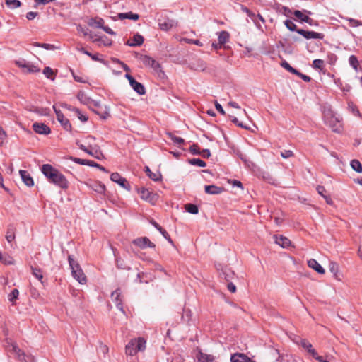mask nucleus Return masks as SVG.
Listing matches in <instances>:
<instances>
[{"mask_svg":"<svg viewBox=\"0 0 362 362\" xmlns=\"http://www.w3.org/2000/svg\"><path fill=\"white\" fill-rule=\"evenodd\" d=\"M41 171L49 182L62 189H66L68 187L69 182L65 176L51 165H42L41 167Z\"/></svg>","mask_w":362,"mask_h":362,"instance_id":"nucleus-1","label":"nucleus"},{"mask_svg":"<svg viewBox=\"0 0 362 362\" xmlns=\"http://www.w3.org/2000/svg\"><path fill=\"white\" fill-rule=\"evenodd\" d=\"M68 261L71 270L72 276L79 284H85L87 281V279L78 262L73 258L72 255L68 256Z\"/></svg>","mask_w":362,"mask_h":362,"instance_id":"nucleus-2","label":"nucleus"},{"mask_svg":"<svg viewBox=\"0 0 362 362\" xmlns=\"http://www.w3.org/2000/svg\"><path fill=\"white\" fill-rule=\"evenodd\" d=\"M325 122L329 125L333 132L339 133L342 130L340 119L331 110H328L324 112Z\"/></svg>","mask_w":362,"mask_h":362,"instance_id":"nucleus-3","label":"nucleus"},{"mask_svg":"<svg viewBox=\"0 0 362 362\" xmlns=\"http://www.w3.org/2000/svg\"><path fill=\"white\" fill-rule=\"evenodd\" d=\"M76 144L81 150L85 151L96 159L100 160L103 157L99 147L95 144L92 145L90 142H88V148H87L86 145L80 143L78 141H76Z\"/></svg>","mask_w":362,"mask_h":362,"instance_id":"nucleus-4","label":"nucleus"},{"mask_svg":"<svg viewBox=\"0 0 362 362\" xmlns=\"http://www.w3.org/2000/svg\"><path fill=\"white\" fill-rule=\"evenodd\" d=\"M90 108L103 119H106L110 116L109 108L106 106L102 107L99 102L92 100Z\"/></svg>","mask_w":362,"mask_h":362,"instance_id":"nucleus-5","label":"nucleus"},{"mask_svg":"<svg viewBox=\"0 0 362 362\" xmlns=\"http://www.w3.org/2000/svg\"><path fill=\"white\" fill-rule=\"evenodd\" d=\"M139 60L146 67H150L156 73L161 72L160 64L148 55H139Z\"/></svg>","mask_w":362,"mask_h":362,"instance_id":"nucleus-6","label":"nucleus"},{"mask_svg":"<svg viewBox=\"0 0 362 362\" xmlns=\"http://www.w3.org/2000/svg\"><path fill=\"white\" fill-rule=\"evenodd\" d=\"M6 349L8 351L13 354L19 360L25 359V353L16 344L6 341Z\"/></svg>","mask_w":362,"mask_h":362,"instance_id":"nucleus-7","label":"nucleus"},{"mask_svg":"<svg viewBox=\"0 0 362 362\" xmlns=\"http://www.w3.org/2000/svg\"><path fill=\"white\" fill-rule=\"evenodd\" d=\"M125 77L128 79L132 88L139 95H142L146 93L144 86L139 82L136 81L133 76L130 74H127Z\"/></svg>","mask_w":362,"mask_h":362,"instance_id":"nucleus-8","label":"nucleus"},{"mask_svg":"<svg viewBox=\"0 0 362 362\" xmlns=\"http://www.w3.org/2000/svg\"><path fill=\"white\" fill-rule=\"evenodd\" d=\"M132 244L141 249H145L147 247L154 248L156 247L155 244L147 237L137 238L132 241Z\"/></svg>","mask_w":362,"mask_h":362,"instance_id":"nucleus-9","label":"nucleus"},{"mask_svg":"<svg viewBox=\"0 0 362 362\" xmlns=\"http://www.w3.org/2000/svg\"><path fill=\"white\" fill-rule=\"evenodd\" d=\"M16 64L23 69L27 73H37L40 71V69L34 64L27 62L25 60H18L16 62Z\"/></svg>","mask_w":362,"mask_h":362,"instance_id":"nucleus-10","label":"nucleus"},{"mask_svg":"<svg viewBox=\"0 0 362 362\" xmlns=\"http://www.w3.org/2000/svg\"><path fill=\"white\" fill-rule=\"evenodd\" d=\"M110 179L112 182L117 183L124 189H126L129 191L130 190L131 186L128 181L124 177H122L118 173H112L110 175Z\"/></svg>","mask_w":362,"mask_h":362,"instance_id":"nucleus-11","label":"nucleus"},{"mask_svg":"<svg viewBox=\"0 0 362 362\" xmlns=\"http://www.w3.org/2000/svg\"><path fill=\"white\" fill-rule=\"evenodd\" d=\"M297 33L305 39H319L322 40L324 38V34L321 33H317L315 31L305 30L303 29L297 30Z\"/></svg>","mask_w":362,"mask_h":362,"instance_id":"nucleus-12","label":"nucleus"},{"mask_svg":"<svg viewBox=\"0 0 362 362\" xmlns=\"http://www.w3.org/2000/svg\"><path fill=\"white\" fill-rule=\"evenodd\" d=\"M53 108L56 113L57 120L63 126L64 129H66L67 131H70L71 129V125L69 119L64 117V115L60 110H57L54 106L53 107Z\"/></svg>","mask_w":362,"mask_h":362,"instance_id":"nucleus-13","label":"nucleus"},{"mask_svg":"<svg viewBox=\"0 0 362 362\" xmlns=\"http://www.w3.org/2000/svg\"><path fill=\"white\" fill-rule=\"evenodd\" d=\"M158 25L162 30L168 31L173 27H176L177 22L175 20L168 18L164 21L159 20Z\"/></svg>","mask_w":362,"mask_h":362,"instance_id":"nucleus-14","label":"nucleus"},{"mask_svg":"<svg viewBox=\"0 0 362 362\" xmlns=\"http://www.w3.org/2000/svg\"><path fill=\"white\" fill-rule=\"evenodd\" d=\"M33 129L36 133L39 134L47 135L49 134L51 132L50 128L43 123H34L33 124Z\"/></svg>","mask_w":362,"mask_h":362,"instance_id":"nucleus-15","label":"nucleus"},{"mask_svg":"<svg viewBox=\"0 0 362 362\" xmlns=\"http://www.w3.org/2000/svg\"><path fill=\"white\" fill-rule=\"evenodd\" d=\"M144 39L139 34H135L132 38L127 41L126 45L130 47L140 46L143 44Z\"/></svg>","mask_w":362,"mask_h":362,"instance_id":"nucleus-16","label":"nucleus"},{"mask_svg":"<svg viewBox=\"0 0 362 362\" xmlns=\"http://www.w3.org/2000/svg\"><path fill=\"white\" fill-rule=\"evenodd\" d=\"M19 174L21 177L23 182L28 187H32L34 185V181L28 172H27L26 170H20Z\"/></svg>","mask_w":362,"mask_h":362,"instance_id":"nucleus-17","label":"nucleus"},{"mask_svg":"<svg viewBox=\"0 0 362 362\" xmlns=\"http://www.w3.org/2000/svg\"><path fill=\"white\" fill-rule=\"evenodd\" d=\"M111 298L113 301L115 302L117 308L124 313L122 304V298L121 293L119 289L113 291L111 294Z\"/></svg>","mask_w":362,"mask_h":362,"instance_id":"nucleus-18","label":"nucleus"},{"mask_svg":"<svg viewBox=\"0 0 362 362\" xmlns=\"http://www.w3.org/2000/svg\"><path fill=\"white\" fill-rule=\"evenodd\" d=\"M309 267L313 269L315 272L320 274H324L325 271L323 267L314 259H310L308 261Z\"/></svg>","mask_w":362,"mask_h":362,"instance_id":"nucleus-19","label":"nucleus"},{"mask_svg":"<svg viewBox=\"0 0 362 362\" xmlns=\"http://www.w3.org/2000/svg\"><path fill=\"white\" fill-rule=\"evenodd\" d=\"M205 192L209 194H221L223 191V188L221 187H218L216 185H206Z\"/></svg>","mask_w":362,"mask_h":362,"instance_id":"nucleus-20","label":"nucleus"},{"mask_svg":"<svg viewBox=\"0 0 362 362\" xmlns=\"http://www.w3.org/2000/svg\"><path fill=\"white\" fill-rule=\"evenodd\" d=\"M198 362H215L214 357L212 355L199 351L197 354Z\"/></svg>","mask_w":362,"mask_h":362,"instance_id":"nucleus-21","label":"nucleus"},{"mask_svg":"<svg viewBox=\"0 0 362 362\" xmlns=\"http://www.w3.org/2000/svg\"><path fill=\"white\" fill-rule=\"evenodd\" d=\"M135 340H131L125 346V353L129 356H134L137 351L136 349Z\"/></svg>","mask_w":362,"mask_h":362,"instance_id":"nucleus-22","label":"nucleus"},{"mask_svg":"<svg viewBox=\"0 0 362 362\" xmlns=\"http://www.w3.org/2000/svg\"><path fill=\"white\" fill-rule=\"evenodd\" d=\"M139 193L142 199L148 202H151L153 200V197L154 195L148 189L141 188V189L139 190Z\"/></svg>","mask_w":362,"mask_h":362,"instance_id":"nucleus-23","label":"nucleus"},{"mask_svg":"<svg viewBox=\"0 0 362 362\" xmlns=\"http://www.w3.org/2000/svg\"><path fill=\"white\" fill-rule=\"evenodd\" d=\"M242 9L243 11H245L247 13L248 17L254 22V23L256 25L257 28L259 30L263 31V28H262L261 24L257 21L256 15L254 13H252L251 11H250L248 8H247L246 7H243Z\"/></svg>","mask_w":362,"mask_h":362,"instance_id":"nucleus-24","label":"nucleus"},{"mask_svg":"<svg viewBox=\"0 0 362 362\" xmlns=\"http://www.w3.org/2000/svg\"><path fill=\"white\" fill-rule=\"evenodd\" d=\"M275 243L284 248L288 247L291 245L290 240L282 235L275 236Z\"/></svg>","mask_w":362,"mask_h":362,"instance_id":"nucleus-25","label":"nucleus"},{"mask_svg":"<svg viewBox=\"0 0 362 362\" xmlns=\"http://www.w3.org/2000/svg\"><path fill=\"white\" fill-rule=\"evenodd\" d=\"M16 228L13 225H9L6 234V239L8 243H11L13 240L16 238Z\"/></svg>","mask_w":362,"mask_h":362,"instance_id":"nucleus-26","label":"nucleus"},{"mask_svg":"<svg viewBox=\"0 0 362 362\" xmlns=\"http://www.w3.org/2000/svg\"><path fill=\"white\" fill-rule=\"evenodd\" d=\"M294 16L302 22H305L310 25L313 24V20L306 15H304L300 11L296 10L293 13Z\"/></svg>","mask_w":362,"mask_h":362,"instance_id":"nucleus-27","label":"nucleus"},{"mask_svg":"<svg viewBox=\"0 0 362 362\" xmlns=\"http://www.w3.org/2000/svg\"><path fill=\"white\" fill-rule=\"evenodd\" d=\"M95 192L99 194H103L105 191V186L101 182H95L91 185H88Z\"/></svg>","mask_w":362,"mask_h":362,"instance_id":"nucleus-28","label":"nucleus"},{"mask_svg":"<svg viewBox=\"0 0 362 362\" xmlns=\"http://www.w3.org/2000/svg\"><path fill=\"white\" fill-rule=\"evenodd\" d=\"M118 18L120 20L131 19V20L136 21L139 19V16L136 13H133L132 12L120 13L118 14Z\"/></svg>","mask_w":362,"mask_h":362,"instance_id":"nucleus-29","label":"nucleus"},{"mask_svg":"<svg viewBox=\"0 0 362 362\" xmlns=\"http://www.w3.org/2000/svg\"><path fill=\"white\" fill-rule=\"evenodd\" d=\"M88 25L97 28H103L104 25V21L100 18H91L88 22Z\"/></svg>","mask_w":362,"mask_h":362,"instance_id":"nucleus-30","label":"nucleus"},{"mask_svg":"<svg viewBox=\"0 0 362 362\" xmlns=\"http://www.w3.org/2000/svg\"><path fill=\"white\" fill-rule=\"evenodd\" d=\"M136 341V351H143L146 349V340L142 337H139L137 339H134Z\"/></svg>","mask_w":362,"mask_h":362,"instance_id":"nucleus-31","label":"nucleus"},{"mask_svg":"<svg viewBox=\"0 0 362 362\" xmlns=\"http://www.w3.org/2000/svg\"><path fill=\"white\" fill-rule=\"evenodd\" d=\"M77 98L80 100L81 103H83V104H86V105H89L91 103V100L90 98H88L86 93L83 92V91H79L78 95H77Z\"/></svg>","mask_w":362,"mask_h":362,"instance_id":"nucleus-32","label":"nucleus"},{"mask_svg":"<svg viewBox=\"0 0 362 362\" xmlns=\"http://www.w3.org/2000/svg\"><path fill=\"white\" fill-rule=\"evenodd\" d=\"M230 35L227 31H221L218 33V42L221 45H224L229 40Z\"/></svg>","mask_w":362,"mask_h":362,"instance_id":"nucleus-33","label":"nucleus"},{"mask_svg":"<svg viewBox=\"0 0 362 362\" xmlns=\"http://www.w3.org/2000/svg\"><path fill=\"white\" fill-rule=\"evenodd\" d=\"M65 107H67L69 110H73L76 113V115L78 117V118L81 122H86L88 120V117L84 115H83L81 113V112L78 109H77V108H72L71 109V107L67 105H65Z\"/></svg>","mask_w":362,"mask_h":362,"instance_id":"nucleus-34","label":"nucleus"},{"mask_svg":"<svg viewBox=\"0 0 362 362\" xmlns=\"http://www.w3.org/2000/svg\"><path fill=\"white\" fill-rule=\"evenodd\" d=\"M19 296V291L18 289L15 288L11 291V292L8 296V300L12 303V305L16 304V300L18 299Z\"/></svg>","mask_w":362,"mask_h":362,"instance_id":"nucleus-35","label":"nucleus"},{"mask_svg":"<svg viewBox=\"0 0 362 362\" xmlns=\"http://www.w3.org/2000/svg\"><path fill=\"white\" fill-rule=\"evenodd\" d=\"M114 255L115 257L116 266L117 268L122 269H127V270L130 269V267L127 266L124 264V262L123 259H122L120 257H118L115 252H114Z\"/></svg>","mask_w":362,"mask_h":362,"instance_id":"nucleus-36","label":"nucleus"},{"mask_svg":"<svg viewBox=\"0 0 362 362\" xmlns=\"http://www.w3.org/2000/svg\"><path fill=\"white\" fill-rule=\"evenodd\" d=\"M351 168L357 173H362V165L358 160H352L351 161Z\"/></svg>","mask_w":362,"mask_h":362,"instance_id":"nucleus-37","label":"nucleus"},{"mask_svg":"<svg viewBox=\"0 0 362 362\" xmlns=\"http://www.w3.org/2000/svg\"><path fill=\"white\" fill-rule=\"evenodd\" d=\"M185 210L192 214H197L199 212L198 206L194 204H187L185 206Z\"/></svg>","mask_w":362,"mask_h":362,"instance_id":"nucleus-38","label":"nucleus"},{"mask_svg":"<svg viewBox=\"0 0 362 362\" xmlns=\"http://www.w3.org/2000/svg\"><path fill=\"white\" fill-rule=\"evenodd\" d=\"M146 172L148 176L154 181H158L161 177V175L160 173H155L151 172L148 167H146Z\"/></svg>","mask_w":362,"mask_h":362,"instance_id":"nucleus-39","label":"nucleus"},{"mask_svg":"<svg viewBox=\"0 0 362 362\" xmlns=\"http://www.w3.org/2000/svg\"><path fill=\"white\" fill-rule=\"evenodd\" d=\"M350 65L356 70H358L359 62L357 57L355 55H351L349 59Z\"/></svg>","mask_w":362,"mask_h":362,"instance_id":"nucleus-40","label":"nucleus"},{"mask_svg":"<svg viewBox=\"0 0 362 362\" xmlns=\"http://www.w3.org/2000/svg\"><path fill=\"white\" fill-rule=\"evenodd\" d=\"M329 269L337 278V273L339 272V265L336 262H330L329 264Z\"/></svg>","mask_w":362,"mask_h":362,"instance_id":"nucleus-41","label":"nucleus"},{"mask_svg":"<svg viewBox=\"0 0 362 362\" xmlns=\"http://www.w3.org/2000/svg\"><path fill=\"white\" fill-rule=\"evenodd\" d=\"M231 362H245V358L243 354H235L230 358Z\"/></svg>","mask_w":362,"mask_h":362,"instance_id":"nucleus-42","label":"nucleus"},{"mask_svg":"<svg viewBox=\"0 0 362 362\" xmlns=\"http://www.w3.org/2000/svg\"><path fill=\"white\" fill-rule=\"evenodd\" d=\"M43 74L45 75V76L47 78H49L51 80H54V71L49 66H47L43 70Z\"/></svg>","mask_w":362,"mask_h":362,"instance_id":"nucleus-43","label":"nucleus"},{"mask_svg":"<svg viewBox=\"0 0 362 362\" xmlns=\"http://www.w3.org/2000/svg\"><path fill=\"white\" fill-rule=\"evenodd\" d=\"M0 261L5 264H13L14 259L13 258L8 255H4L2 259Z\"/></svg>","mask_w":362,"mask_h":362,"instance_id":"nucleus-44","label":"nucleus"},{"mask_svg":"<svg viewBox=\"0 0 362 362\" xmlns=\"http://www.w3.org/2000/svg\"><path fill=\"white\" fill-rule=\"evenodd\" d=\"M6 4L11 8H16L21 6L18 0H6Z\"/></svg>","mask_w":362,"mask_h":362,"instance_id":"nucleus-45","label":"nucleus"},{"mask_svg":"<svg viewBox=\"0 0 362 362\" xmlns=\"http://www.w3.org/2000/svg\"><path fill=\"white\" fill-rule=\"evenodd\" d=\"M189 163L199 167H205L206 165V163L199 158L191 159L189 160Z\"/></svg>","mask_w":362,"mask_h":362,"instance_id":"nucleus-46","label":"nucleus"},{"mask_svg":"<svg viewBox=\"0 0 362 362\" xmlns=\"http://www.w3.org/2000/svg\"><path fill=\"white\" fill-rule=\"evenodd\" d=\"M78 50L89 56L94 61H100V59L98 57L96 54H92L91 53L86 50L83 47L78 48Z\"/></svg>","mask_w":362,"mask_h":362,"instance_id":"nucleus-47","label":"nucleus"},{"mask_svg":"<svg viewBox=\"0 0 362 362\" xmlns=\"http://www.w3.org/2000/svg\"><path fill=\"white\" fill-rule=\"evenodd\" d=\"M284 25L285 26L291 31H296L297 32V30L296 29V24L292 22L290 20H286L284 21Z\"/></svg>","mask_w":362,"mask_h":362,"instance_id":"nucleus-48","label":"nucleus"},{"mask_svg":"<svg viewBox=\"0 0 362 362\" xmlns=\"http://www.w3.org/2000/svg\"><path fill=\"white\" fill-rule=\"evenodd\" d=\"M168 137L175 144H184V139L181 137H177V136H174L173 134L171 133H168Z\"/></svg>","mask_w":362,"mask_h":362,"instance_id":"nucleus-49","label":"nucleus"},{"mask_svg":"<svg viewBox=\"0 0 362 362\" xmlns=\"http://www.w3.org/2000/svg\"><path fill=\"white\" fill-rule=\"evenodd\" d=\"M32 274L40 281L43 279L42 273L40 269L32 267Z\"/></svg>","mask_w":362,"mask_h":362,"instance_id":"nucleus-50","label":"nucleus"},{"mask_svg":"<svg viewBox=\"0 0 362 362\" xmlns=\"http://www.w3.org/2000/svg\"><path fill=\"white\" fill-rule=\"evenodd\" d=\"M313 66L315 69L322 70L324 67V61L322 59H315L313 62Z\"/></svg>","mask_w":362,"mask_h":362,"instance_id":"nucleus-51","label":"nucleus"},{"mask_svg":"<svg viewBox=\"0 0 362 362\" xmlns=\"http://www.w3.org/2000/svg\"><path fill=\"white\" fill-rule=\"evenodd\" d=\"M281 66L285 69H286L287 71H288L289 72L295 74H297V70L296 69H294L293 67H292L288 62H284L281 63Z\"/></svg>","mask_w":362,"mask_h":362,"instance_id":"nucleus-52","label":"nucleus"},{"mask_svg":"<svg viewBox=\"0 0 362 362\" xmlns=\"http://www.w3.org/2000/svg\"><path fill=\"white\" fill-rule=\"evenodd\" d=\"M300 344L303 348L308 351V352L313 348L312 344L305 339H302L300 341Z\"/></svg>","mask_w":362,"mask_h":362,"instance_id":"nucleus-53","label":"nucleus"},{"mask_svg":"<svg viewBox=\"0 0 362 362\" xmlns=\"http://www.w3.org/2000/svg\"><path fill=\"white\" fill-rule=\"evenodd\" d=\"M293 153L291 150H284L281 152V156L284 158H289L293 156Z\"/></svg>","mask_w":362,"mask_h":362,"instance_id":"nucleus-54","label":"nucleus"},{"mask_svg":"<svg viewBox=\"0 0 362 362\" xmlns=\"http://www.w3.org/2000/svg\"><path fill=\"white\" fill-rule=\"evenodd\" d=\"M346 20L349 22V25L351 26L357 27L362 25V23L358 20H356L354 18H347Z\"/></svg>","mask_w":362,"mask_h":362,"instance_id":"nucleus-55","label":"nucleus"},{"mask_svg":"<svg viewBox=\"0 0 362 362\" xmlns=\"http://www.w3.org/2000/svg\"><path fill=\"white\" fill-rule=\"evenodd\" d=\"M190 152L194 155H199L201 153L198 145L193 144L189 148Z\"/></svg>","mask_w":362,"mask_h":362,"instance_id":"nucleus-56","label":"nucleus"},{"mask_svg":"<svg viewBox=\"0 0 362 362\" xmlns=\"http://www.w3.org/2000/svg\"><path fill=\"white\" fill-rule=\"evenodd\" d=\"M231 121H232L235 124H236V125H237V126H238V127H240L244 128V129H248V127H247V126L244 125L242 122H240L238 121V119L235 117H232V118H231Z\"/></svg>","mask_w":362,"mask_h":362,"instance_id":"nucleus-57","label":"nucleus"},{"mask_svg":"<svg viewBox=\"0 0 362 362\" xmlns=\"http://www.w3.org/2000/svg\"><path fill=\"white\" fill-rule=\"evenodd\" d=\"M295 74L298 76L300 78H301L305 82H309L311 79L310 76L299 72L298 70H297V74Z\"/></svg>","mask_w":362,"mask_h":362,"instance_id":"nucleus-58","label":"nucleus"},{"mask_svg":"<svg viewBox=\"0 0 362 362\" xmlns=\"http://www.w3.org/2000/svg\"><path fill=\"white\" fill-rule=\"evenodd\" d=\"M38 15L37 12L30 11L26 14V18L29 21L33 20Z\"/></svg>","mask_w":362,"mask_h":362,"instance_id":"nucleus-59","label":"nucleus"},{"mask_svg":"<svg viewBox=\"0 0 362 362\" xmlns=\"http://www.w3.org/2000/svg\"><path fill=\"white\" fill-rule=\"evenodd\" d=\"M215 107L221 115H225L226 112L221 104L217 101L215 102Z\"/></svg>","mask_w":362,"mask_h":362,"instance_id":"nucleus-60","label":"nucleus"},{"mask_svg":"<svg viewBox=\"0 0 362 362\" xmlns=\"http://www.w3.org/2000/svg\"><path fill=\"white\" fill-rule=\"evenodd\" d=\"M72 160L74 163L81 164V165H86V163H88V160L81 159V158H72Z\"/></svg>","mask_w":362,"mask_h":362,"instance_id":"nucleus-61","label":"nucleus"},{"mask_svg":"<svg viewBox=\"0 0 362 362\" xmlns=\"http://www.w3.org/2000/svg\"><path fill=\"white\" fill-rule=\"evenodd\" d=\"M94 141H95V137L91 136H88V137L86 138L83 144L86 145L87 148H88V142H90V144L92 145H93V143Z\"/></svg>","mask_w":362,"mask_h":362,"instance_id":"nucleus-62","label":"nucleus"},{"mask_svg":"<svg viewBox=\"0 0 362 362\" xmlns=\"http://www.w3.org/2000/svg\"><path fill=\"white\" fill-rule=\"evenodd\" d=\"M317 192L319 194H320L322 197H324V196H326L325 193L326 192V189L323 186L318 185L316 188Z\"/></svg>","mask_w":362,"mask_h":362,"instance_id":"nucleus-63","label":"nucleus"},{"mask_svg":"<svg viewBox=\"0 0 362 362\" xmlns=\"http://www.w3.org/2000/svg\"><path fill=\"white\" fill-rule=\"evenodd\" d=\"M200 154L204 158H208L211 156V153L209 149H204Z\"/></svg>","mask_w":362,"mask_h":362,"instance_id":"nucleus-64","label":"nucleus"}]
</instances>
